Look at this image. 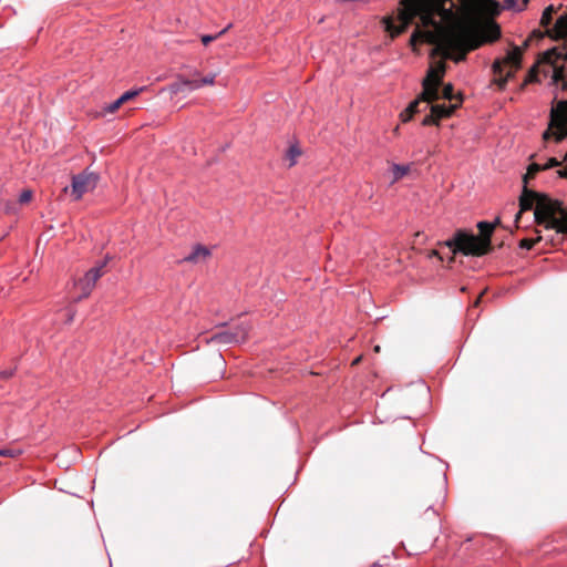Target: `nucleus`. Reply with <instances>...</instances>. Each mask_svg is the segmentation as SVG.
<instances>
[{
	"label": "nucleus",
	"mask_w": 567,
	"mask_h": 567,
	"mask_svg": "<svg viewBox=\"0 0 567 567\" xmlns=\"http://www.w3.org/2000/svg\"><path fill=\"white\" fill-rule=\"evenodd\" d=\"M22 453L21 450L14 447H6L0 450V456L17 457Z\"/></svg>",
	"instance_id": "24"
},
{
	"label": "nucleus",
	"mask_w": 567,
	"mask_h": 567,
	"mask_svg": "<svg viewBox=\"0 0 567 567\" xmlns=\"http://www.w3.org/2000/svg\"><path fill=\"white\" fill-rule=\"evenodd\" d=\"M143 90H144V87H141V89H137V90H131V91H127V92L123 93L121 95L122 101H124V103H126V102L135 99Z\"/></svg>",
	"instance_id": "26"
},
{
	"label": "nucleus",
	"mask_w": 567,
	"mask_h": 567,
	"mask_svg": "<svg viewBox=\"0 0 567 567\" xmlns=\"http://www.w3.org/2000/svg\"><path fill=\"white\" fill-rule=\"evenodd\" d=\"M437 125L439 124V120L436 118V116L431 112L429 115H426L423 121H422V125L423 126H429V125Z\"/></svg>",
	"instance_id": "28"
},
{
	"label": "nucleus",
	"mask_w": 567,
	"mask_h": 567,
	"mask_svg": "<svg viewBox=\"0 0 567 567\" xmlns=\"http://www.w3.org/2000/svg\"><path fill=\"white\" fill-rule=\"evenodd\" d=\"M523 50L514 45L503 60H496L493 63V73L496 76L495 83L503 89L508 79L514 75V71L518 70L522 64Z\"/></svg>",
	"instance_id": "4"
},
{
	"label": "nucleus",
	"mask_w": 567,
	"mask_h": 567,
	"mask_svg": "<svg viewBox=\"0 0 567 567\" xmlns=\"http://www.w3.org/2000/svg\"><path fill=\"white\" fill-rule=\"evenodd\" d=\"M124 104V101H122V97L120 96L116 101H114L113 103H111L107 107H106V111L110 112V113H114L116 112L122 105Z\"/></svg>",
	"instance_id": "29"
},
{
	"label": "nucleus",
	"mask_w": 567,
	"mask_h": 567,
	"mask_svg": "<svg viewBox=\"0 0 567 567\" xmlns=\"http://www.w3.org/2000/svg\"><path fill=\"white\" fill-rule=\"evenodd\" d=\"M559 165H560V162L557 158L550 157L545 165H542V171L557 167Z\"/></svg>",
	"instance_id": "30"
},
{
	"label": "nucleus",
	"mask_w": 567,
	"mask_h": 567,
	"mask_svg": "<svg viewBox=\"0 0 567 567\" xmlns=\"http://www.w3.org/2000/svg\"><path fill=\"white\" fill-rule=\"evenodd\" d=\"M540 62L553 69V83L560 84L561 90H567V53L563 55L556 48H553L543 54Z\"/></svg>",
	"instance_id": "5"
},
{
	"label": "nucleus",
	"mask_w": 567,
	"mask_h": 567,
	"mask_svg": "<svg viewBox=\"0 0 567 567\" xmlns=\"http://www.w3.org/2000/svg\"><path fill=\"white\" fill-rule=\"evenodd\" d=\"M445 69L446 65L443 61H439L435 66H431L422 82L423 89L427 87L432 94L440 95L439 87L442 84Z\"/></svg>",
	"instance_id": "10"
},
{
	"label": "nucleus",
	"mask_w": 567,
	"mask_h": 567,
	"mask_svg": "<svg viewBox=\"0 0 567 567\" xmlns=\"http://www.w3.org/2000/svg\"><path fill=\"white\" fill-rule=\"evenodd\" d=\"M462 102L463 99L458 97L456 102L451 103L450 105L432 104L430 109L440 122L442 118L450 117L454 113V111L462 105Z\"/></svg>",
	"instance_id": "11"
},
{
	"label": "nucleus",
	"mask_w": 567,
	"mask_h": 567,
	"mask_svg": "<svg viewBox=\"0 0 567 567\" xmlns=\"http://www.w3.org/2000/svg\"><path fill=\"white\" fill-rule=\"evenodd\" d=\"M231 27V24H229L227 28H225L224 30H221L220 32H218L217 34L215 35H203L202 37V42L204 45H207L209 44L212 41L218 39L219 37H221L229 28Z\"/></svg>",
	"instance_id": "25"
},
{
	"label": "nucleus",
	"mask_w": 567,
	"mask_h": 567,
	"mask_svg": "<svg viewBox=\"0 0 567 567\" xmlns=\"http://www.w3.org/2000/svg\"><path fill=\"white\" fill-rule=\"evenodd\" d=\"M543 240V237L538 235L536 238H524L519 241V247L523 249H532L537 243Z\"/></svg>",
	"instance_id": "21"
},
{
	"label": "nucleus",
	"mask_w": 567,
	"mask_h": 567,
	"mask_svg": "<svg viewBox=\"0 0 567 567\" xmlns=\"http://www.w3.org/2000/svg\"><path fill=\"white\" fill-rule=\"evenodd\" d=\"M250 330L249 324L247 323H239L234 329H231L233 336L235 338V342H244L248 338V332Z\"/></svg>",
	"instance_id": "13"
},
{
	"label": "nucleus",
	"mask_w": 567,
	"mask_h": 567,
	"mask_svg": "<svg viewBox=\"0 0 567 567\" xmlns=\"http://www.w3.org/2000/svg\"><path fill=\"white\" fill-rule=\"evenodd\" d=\"M212 340L218 342V343H233L235 342V338L233 336L231 330H226L218 332L213 336Z\"/></svg>",
	"instance_id": "16"
},
{
	"label": "nucleus",
	"mask_w": 567,
	"mask_h": 567,
	"mask_svg": "<svg viewBox=\"0 0 567 567\" xmlns=\"http://www.w3.org/2000/svg\"><path fill=\"white\" fill-rule=\"evenodd\" d=\"M535 223L544 225L546 229H555L558 235L567 237V208L563 202L550 198L547 194L538 193L532 189H525L524 195L519 197V212L516 214L517 223L524 212L533 209Z\"/></svg>",
	"instance_id": "2"
},
{
	"label": "nucleus",
	"mask_w": 567,
	"mask_h": 567,
	"mask_svg": "<svg viewBox=\"0 0 567 567\" xmlns=\"http://www.w3.org/2000/svg\"><path fill=\"white\" fill-rule=\"evenodd\" d=\"M100 181L99 174L90 172L89 169L72 176L71 189L65 186L63 193L72 196L73 200H80L84 194L93 192Z\"/></svg>",
	"instance_id": "7"
},
{
	"label": "nucleus",
	"mask_w": 567,
	"mask_h": 567,
	"mask_svg": "<svg viewBox=\"0 0 567 567\" xmlns=\"http://www.w3.org/2000/svg\"><path fill=\"white\" fill-rule=\"evenodd\" d=\"M301 155V151L297 146H290L286 157L290 161L289 166L296 164V159Z\"/></svg>",
	"instance_id": "19"
},
{
	"label": "nucleus",
	"mask_w": 567,
	"mask_h": 567,
	"mask_svg": "<svg viewBox=\"0 0 567 567\" xmlns=\"http://www.w3.org/2000/svg\"><path fill=\"white\" fill-rule=\"evenodd\" d=\"M440 95H434L427 87L423 89L421 94L412 101L409 106L401 112L400 117L403 123L409 122L416 113L429 109L430 104L437 101Z\"/></svg>",
	"instance_id": "9"
},
{
	"label": "nucleus",
	"mask_w": 567,
	"mask_h": 567,
	"mask_svg": "<svg viewBox=\"0 0 567 567\" xmlns=\"http://www.w3.org/2000/svg\"><path fill=\"white\" fill-rule=\"evenodd\" d=\"M215 76H216L215 74H212V75H207V76L203 78L199 81H193V89H198L202 85L213 84L215 81Z\"/></svg>",
	"instance_id": "23"
},
{
	"label": "nucleus",
	"mask_w": 567,
	"mask_h": 567,
	"mask_svg": "<svg viewBox=\"0 0 567 567\" xmlns=\"http://www.w3.org/2000/svg\"><path fill=\"white\" fill-rule=\"evenodd\" d=\"M557 173L560 177L567 178V169H560Z\"/></svg>",
	"instance_id": "34"
},
{
	"label": "nucleus",
	"mask_w": 567,
	"mask_h": 567,
	"mask_svg": "<svg viewBox=\"0 0 567 567\" xmlns=\"http://www.w3.org/2000/svg\"><path fill=\"white\" fill-rule=\"evenodd\" d=\"M441 96L450 102H453L454 100L456 102L458 97H462L460 93L457 95L454 94V86L451 83L443 86Z\"/></svg>",
	"instance_id": "17"
},
{
	"label": "nucleus",
	"mask_w": 567,
	"mask_h": 567,
	"mask_svg": "<svg viewBox=\"0 0 567 567\" xmlns=\"http://www.w3.org/2000/svg\"><path fill=\"white\" fill-rule=\"evenodd\" d=\"M106 262L107 258L99 266L87 270L82 278L74 282V289L80 290V293L74 297L75 302L90 296L96 281L104 275V267L106 266Z\"/></svg>",
	"instance_id": "8"
},
{
	"label": "nucleus",
	"mask_w": 567,
	"mask_h": 567,
	"mask_svg": "<svg viewBox=\"0 0 567 567\" xmlns=\"http://www.w3.org/2000/svg\"><path fill=\"white\" fill-rule=\"evenodd\" d=\"M12 375V371H3L0 373L1 378L8 379Z\"/></svg>",
	"instance_id": "33"
},
{
	"label": "nucleus",
	"mask_w": 567,
	"mask_h": 567,
	"mask_svg": "<svg viewBox=\"0 0 567 567\" xmlns=\"http://www.w3.org/2000/svg\"><path fill=\"white\" fill-rule=\"evenodd\" d=\"M481 297H482V296H480V297L475 300L474 306H477V305L480 303V301H481Z\"/></svg>",
	"instance_id": "35"
},
{
	"label": "nucleus",
	"mask_w": 567,
	"mask_h": 567,
	"mask_svg": "<svg viewBox=\"0 0 567 567\" xmlns=\"http://www.w3.org/2000/svg\"><path fill=\"white\" fill-rule=\"evenodd\" d=\"M518 0H505V7L507 9H516L517 10V7H518Z\"/></svg>",
	"instance_id": "31"
},
{
	"label": "nucleus",
	"mask_w": 567,
	"mask_h": 567,
	"mask_svg": "<svg viewBox=\"0 0 567 567\" xmlns=\"http://www.w3.org/2000/svg\"><path fill=\"white\" fill-rule=\"evenodd\" d=\"M555 12V8L554 6H549L547 7L543 14H542V18H540V24L545 28H547L550 23H551V20H553V13Z\"/></svg>",
	"instance_id": "18"
},
{
	"label": "nucleus",
	"mask_w": 567,
	"mask_h": 567,
	"mask_svg": "<svg viewBox=\"0 0 567 567\" xmlns=\"http://www.w3.org/2000/svg\"><path fill=\"white\" fill-rule=\"evenodd\" d=\"M410 171H411V166L410 165L394 164L392 166L393 182H396V181L401 179L402 177L408 175L410 173Z\"/></svg>",
	"instance_id": "15"
},
{
	"label": "nucleus",
	"mask_w": 567,
	"mask_h": 567,
	"mask_svg": "<svg viewBox=\"0 0 567 567\" xmlns=\"http://www.w3.org/2000/svg\"><path fill=\"white\" fill-rule=\"evenodd\" d=\"M374 351H375V352H379V351H380V347H379V346H375V347H374Z\"/></svg>",
	"instance_id": "37"
},
{
	"label": "nucleus",
	"mask_w": 567,
	"mask_h": 567,
	"mask_svg": "<svg viewBox=\"0 0 567 567\" xmlns=\"http://www.w3.org/2000/svg\"><path fill=\"white\" fill-rule=\"evenodd\" d=\"M567 100L557 102L550 111L549 127L544 132L543 138L548 140L555 136L557 142L563 141L567 135Z\"/></svg>",
	"instance_id": "6"
},
{
	"label": "nucleus",
	"mask_w": 567,
	"mask_h": 567,
	"mask_svg": "<svg viewBox=\"0 0 567 567\" xmlns=\"http://www.w3.org/2000/svg\"><path fill=\"white\" fill-rule=\"evenodd\" d=\"M529 0H518L519 2V6L517 7V10L518 11H522L526 8L527 3H528Z\"/></svg>",
	"instance_id": "32"
},
{
	"label": "nucleus",
	"mask_w": 567,
	"mask_h": 567,
	"mask_svg": "<svg viewBox=\"0 0 567 567\" xmlns=\"http://www.w3.org/2000/svg\"><path fill=\"white\" fill-rule=\"evenodd\" d=\"M540 171H542V165H539L537 163H533L528 166L527 172L523 177L524 187H523L520 197L524 195L525 189H528V187H527L528 182L530 179H533L536 176V174Z\"/></svg>",
	"instance_id": "14"
},
{
	"label": "nucleus",
	"mask_w": 567,
	"mask_h": 567,
	"mask_svg": "<svg viewBox=\"0 0 567 567\" xmlns=\"http://www.w3.org/2000/svg\"><path fill=\"white\" fill-rule=\"evenodd\" d=\"M33 193L30 189H24L19 196L20 204H28L32 199Z\"/></svg>",
	"instance_id": "27"
},
{
	"label": "nucleus",
	"mask_w": 567,
	"mask_h": 567,
	"mask_svg": "<svg viewBox=\"0 0 567 567\" xmlns=\"http://www.w3.org/2000/svg\"><path fill=\"white\" fill-rule=\"evenodd\" d=\"M538 81V70H537V66H533L529 71H528V74L523 83V87L525 85H527L528 83H532V82H537Z\"/></svg>",
	"instance_id": "22"
},
{
	"label": "nucleus",
	"mask_w": 567,
	"mask_h": 567,
	"mask_svg": "<svg viewBox=\"0 0 567 567\" xmlns=\"http://www.w3.org/2000/svg\"><path fill=\"white\" fill-rule=\"evenodd\" d=\"M499 219L495 223L480 221L477 229L480 235H474L466 229H457L453 237L445 241V245L453 250L454 254L462 252L465 256L481 257L492 251V235Z\"/></svg>",
	"instance_id": "3"
},
{
	"label": "nucleus",
	"mask_w": 567,
	"mask_h": 567,
	"mask_svg": "<svg viewBox=\"0 0 567 567\" xmlns=\"http://www.w3.org/2000/svg\"><path fill=\"white\" fill-rule=\"evenodd\" d=\"M463 10L470 12L483 3H494L493 0H458ZM396 18L383 19L385 31L395 38L415 23L410 38L413 50L417 43H429L433 56L461 62L468 52L478 49L484 43H492L499 39L501 28L488 20L480 25L461 19L455 12L452 0H401Z\"/></svg>",
	"instance_id": "1"
},
{
	"label": "nucleus",
	"mask_w": 567,
	"mask_h": 567,
	"mask_svg": "<svg viewBox=\"0 0 567 567\" xmlns=\"http://www.w3.org/2000/svg\"><path fill=\"white\" fill-rule=\"evenodd\" d=\"M209 257H210V250L205 246L197 245L193 249V251L183 259V261L197 264V262L206 261Z\"/></svg>",
	"instance_id": "12"
},
{
	"label": "nucleus",
	"mask_w": 567,
	"mask_h": 567,
	"mask_svg": "<svg viewBox=\"0 0 567 567\" xmlns=\"http://www.w3.org/2000/svg\"><path fill=\"white\" fill-rule=\"evenodd\" d=\"M184 86H189L193 89V81L181 79L178 82L172 84L171 89L173 93H178L183 91Z\"/></svg>",
	"instance_id": "20"
},
{
	"label": "nucleus",
	"mask_w": 567,
	"mask_h": 567,
	"mask_svg": "<svg viewBox=\"0 0 567 567\" xmlns=\"http://www.w3.org/2000/svg\"><path fill=\"white\" fill-rule=\"evenodd\" d=\"M360 361H361V355L357 357V359H355L357 364H359Z\"/></svg>",
	"instance_id": "36"
}]
</instances>
